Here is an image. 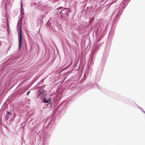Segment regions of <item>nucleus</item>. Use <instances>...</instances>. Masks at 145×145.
<instances>
[{
    "instance_id": "nucleus-5",
    "label": "nucleus",
    "mask_w": 145,
    "mask_h": 145,
    "mask_svg": "<svg viewBox=\"0 0 145 145\" xmlns=\"http://www.w3.org/2000/svg\"><path fill=\"white\" fill-rule=\"evenodd\" d=\"M30 91H29L28 92H27V95H28L29 94V93H30Z\"/></svg>"
},
{
    "instance_id": "nucleus-9",
    "label": "nucleus",
    "mask_w": 145,
    "mask_h": 145,
    "mask_svg": "<svg viewBox=\"0 0 145 145\" xmlns=\"http://www.w3.org/2000/svg\"><path fill=\"white\" fill-rule=\"evenodd\" d=\"M21 20V19H20V21Z\"/></svg>"
},
{
    "instance_id": "nucleus-8",
    "label": "nucleus",
    "mask_w": 145,
    "mask_h": 145,
    "mask_svg": "<svg viewBox=\"0 0 145 145\" xmlns=\"http://www.w3.org/2000/svg\"><path fill=\"white\" fill-rule=\"evenodd\" d=\"M94 17H93V20H94Z\"/></svg>"
},
{
    "instance_id": "nucleus-4",
    "label": "nucleus",
    "mask_w": 145,
    "mask_h": 145,
    "mask_svg": "<svg viewBox=\"0 0 145 145\" xmlns=\"http://www.w3.org/2000/svg\"><path fill=\"white\" fill-rule=\"evenodd\" d=\"M6 112H7V114L8 115H11L12 114L10 112L8 111H7Z\"/></svg>"
},
{
    "instance_id": "nucleus-10",
    "label": "nucleus",
    "mask_w": 145,
    "mask_h": 145,
    "mask_svg": "<svg viewBox=\"0 0 145 145\" xmlns=\"http://www.w3.org/2000/svg\"><path fill=\"white\" fill-rule=\"evenodd\" d=\"M66 9V8H64V9Z\"/></svg>"
},
{
    "instance_id": "nucleus-2",
    "label": "nucleus",
    "mask_w": 145,
    "mask_h": 145,
    "mask_svg": "<svg viewBox=\"0 0 145 145\" xmlns=\"http://www.w3.org/2000/svg\"><path fill=\"white\" fill-rule=\"evenodd\" d=\"M19 49H20L22 45V29L21 27L20 28L19 37Z\"/></svg>"
},
{
    "instance_id": "nucleus-1",
    "label": "nucleus",
    "mask_w": 145,
    "mask_h": 145,
    "mask_svg": "<svg viewBox=\"0 0 145 145\" xmlns=\"http://www.w3.org/2000/svg\"><path fill=\"white\" fill-rule=\"evenodd\" d=\"M38 95V97L41 99H43L46 98V91L44 90H40L39 92Z\"/></svg>"
},
{
    "instance_id": "nucleus-6",
    "label": "nucleus",
    "mask_w": 145,
    "mask_h": 145,
    "mask_svg": "<svg viewBox=\"0 0 145 145\" xmlns=\"http://www.w3.org/2000/svg\"><path fill=\"white\" fill-rule=\"evenodd\" d=\"M62 8V7H60V8H58V9H59V8Z\"/></svg>"
},
{
    "instance_id": "nucleus-7",
    "label": "nucleus",
    "mask_w": 145,
    "mask_h": 145,
    "mask_svg": "<svg viewBox=\"0 0 145 145\" xmlns=\"http://www.w3.org/2000/svg\"><path fill=\"white\" fill-rule=\"evenodd\" d=\"M8 26H9V24H8Z\"/></svg>"
},
{
    "instance_id": "nucleus-3",
    "label": "nucleus",
    "mask_w": 145,
    "mask_h": 145,
    "mask_svg": "<svg viewBox=\"0 0 145 145\" xmlns=\"http://www.w3.org/2000/svg\"><path fill=\"white\" fill-rule=\"evenodd\" d=\"M44 99L43 100V102L45 103H48V101L47 100H46V99H45V98L43 99Z\"/></svg>"
}]
</instances>
